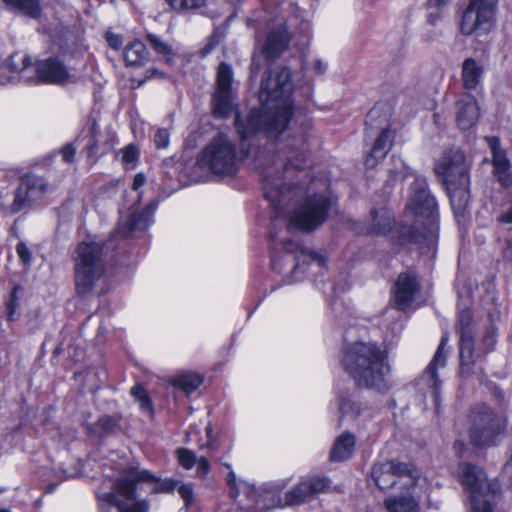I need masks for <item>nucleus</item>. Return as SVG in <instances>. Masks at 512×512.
<instances>
[{
    "label": "nucleus",
    "instance_id": "nucleus-43",
    "mask_svg": "<svg viewBox=\"0 0 512 512\" xmlns=\"http://www.w3.org/2000/svg\"><path fill=\"white\" fill-rule=\"evenodd\" d=\"M501 477L507 486L512 487V449L510 458L503 467Z\"/></svg>",
    "mask_w": 512,
    "mask_h": 512
},
{
    "label": "nucleus",
    "instance_id": "nucleus-1",
    "mask_svg": "<svg viewBox=\"0 0 512 512\" xmlns=\"http://www.w3.org/2000/svg\"><path fill=\"white\" fill-rule=\"evenodd\" d=\"M278 155L258 159L266 199L274 210V225L285 223L287 230L271 232L273 253L271 267L282 273L289 268L293 274L307 264L321 269L326 259L314 252L305 250L297 241L286 236L291 228L309 232L318 228L327 217L332 205L326 192L318 193L314 183L308 187L292 186V180L306 162L308 147L303 136L278 142Z\"/></svg>",
    "mask_w": 512,
    "mask_h": 512
},
{
    "label": "nucleus",
    "instance_id": "nucleus-48",
    "mask_svg": "<svg viewBox=\"0 0 512 512\" xmlns=\"http://www.w3.org/2000/svg\"><path fill=\"white\" fill-rule=\"evenodd\" d=\"M75 153H76V150L73 147V145H71V144H67L61 149V155H62L63 159L69 163L73 162Z\"/></svg>",
    "mask_w": 512,
    "mask_h": 512
},
{
    "label": "nucleus",
    "instance_id": "nucleus-41",
    "mask_svg": "<svg viewBox=\"0 0 512 512\" xmlns=\"http://www.w3.org/2000/svg\"><path fill=\"white\" fill-rule=\"evenodd\" d=\"M154 143L157 148H166L169 144V133L166 129H158L154 136Z\"/></svg>",
    "mask_w": 512,
    "mask_h": 512
},
{
    "label": "nucleus",
    "instance_id": "nucleus-21",
    "mask_svg": "<svg viewBox=\"0 0 512 512\" xmlns=\"http://www.w3.org/2000/svg\"><path fill=\"white\" fill-rule=\"evenodd\" d=\"M416 482V490L413 491V488L408 490L407 488H402L405 490L404 493L400 495L390 496L385 499L384 506L387 512H421L420 505V487Z\"/></svg>",
    "mask_w": 512,
    "mask_h": 512
},
{
    "label": "nucleus",
    "instance_id": "nucleus-13",
    "mask_svg": "<svg viewBox=\"0 0 512 512\" xmlns=\"http://www.w3.org/2000/svg\"><path fill=\"white\" fill-rule=\"evenodd\" d=\"M495 6L493 2H469L464 10L460 29L465 35H483L494 26Z\"/></svg>",
    "mask_w": 512,
    "mask_h": 512
},
{
    "label": "nucleus",
    "instance_id": "nucleus-15",
    "mask_svg": "<svg viewBox=\"0 0 512 512\" xmlns=\"http://www.w3.org/2000/svg\"><path fill=\"white\" fill-rule=\"evenodd\" d=\"M435 171L443 178L444 183L461 181L470 184L464 154L458 149L447 151L436 164Z\"/></svg>",
    "mask_w": 512,
    "mask_h": 512
},
{
    "label": "nucleus",
    "instance_id": "nucleus-28",
    "mask_svg": "<svg viewBox=\"0 0 512 512\" xmlns=\"http://www.w3.org/2000/svg\"><path fill=\"white\" fill-rule=\"evenodd\" d=\"M483 66L473 58H467L462 64V81L467 90H476L482 83Z\"/></svg>",
    "mask_w": 512,
    "mask_h": 512
},
{
    "label": "nucleus",
    "instance_id": "nucleus-45",
    "mask_svg": "<svg viewBox=\"0 0 512 512\" xmlns=\"http://www.w3.org/2000/svg\"><path fill=\"white\" fill-rule=\"evenodd\" d=\"M17 254L24 264H28L31 260V254L28 247L24 243H18L16 247Z\"/></svg>",
    "mask_w": 512,
    "mask_h": 512
},
{
    "label": "nucleus",
    "instance_id": "nucleus-57",
    "mask_svg": "<svg viewBox=\"0 0 512 512\" xmlns=\"http://www.w3.org/2000/svg\"><path fill=\"white\" fill-rule=\"evenodd\" d=\"M258 69H259L258 56L254 55L252 66H251L252 74L255 75L257 73Z\"/></svg>",
    "mask_w": 512,
    "mask_h": 512
},
{
    "label": "nucleus",
    "instance_id": "nucleus-5",
    "mask_svg": "<svg viewBox=\"0 0 512 512\" xmlns=\"http://www.w3.org/2000/svg\"><path fill=\"white\" fill-rule=\"evenodd\" d=\"M140 482L151 484L154 493L172 492L177 485L172 479H159L147 470L131 468L121 475L113 490L106 495L107 502L116 506L119 512H148L149 503L136 499V485Z\"/></svg>",
    "mask_w": 512,
    "mask_h": 512
},
{
    "label": "nucleus",
    "instance_id": "nucleus-22",
    "mask_svg": "<svg viewBox=\"0 0 512 512\" xmlns=\"http://www.w3.org/2000/svg\"><path fill=\"white\" fill-rule=\"evenodd\" d=\"M485 141L489 145L492 152L493 172L502 186L508 187L512 183V175L510 172V162L506 154L499 147V139L496 137H485Z\"/></svg>",
    "mask_w": 512,
    "mask_h": 512
},
{
    "label": "nucleus",
    "instance_id": "nucleus-14",
    "mask_svg": "<svg viewBox=\"0 0 512 512\" xmlns=\"http://www.w3.org/2000/svg\"><path fill=\"white\" fill-rule=\"evenodd\" d=\"M232 77L231 66L227 63H221L217 70L216 91L213 96V114L215 117L225 118L232 111Z\"/></svg>",
    "mask_w": 512,
    "mask_h": 512
},
{
    "label": "nucleus",
    "instance_id": "nucleus-24",
    "mask_svg": "<svg viewBox=\"0 0 512 512\" xmlns=\"http://www.w3.org/2000/svg\"><path fill=\"white\" fill-rule=\"evenodd\" d=\"M394 137L395 133L390 126L387 125L381 129L370 153L365 159L366 167L375 168L386 157L392 147Z\"/></svg>",
    "mask_w": 512,
    "mask_h": 512
},
{
    "label": "nucleus",
    "instance_id": "nucleus-16",
    "mask_svg": "<svg viewBox=\"0 0 512 512\" xmlns=\"http://www.w3.org/2000/svg\"><path fill=\"white\" fill-rule=\"evenodd\" d=\"M47 191V183L43 178L33 175L23 177L15 192L12 204L13 212H18L33 201L40 199Z\"/></svg>",
    "mask_w": 512,
    "mask_h": 512
},
{
    "label": "nucleus",
    "instance_id": "nucleus-34",
    "mask_svg": "<svg viewBox=\"0 0 512 512\" xmlns=\"http://www.w3.org/2000/svg\"><path fill=\"white\" fill-rule=\"evenodd\" d=\"M131 394L135 398V400L140 404V407L143 411H147L152 413V401L148 392L141 386L135 385L131 389Z\"/></svg>",
    "mask_w": 512,
    "mask_h": 512
},
{
    "label": "nucleus",
    "instance_id": "nucleus-52",
    "mask_svg": "<svg viewBox=\"0 0 512 512\" xmlns=\"http://www.w3.org/2000/svg\"><path fill=\"white\" fill-rule=\"evenodd\" d=\"M145 183H146L145 175L143 173H137L134 177L132 187L135 191H138L141 187L144 186Z\"/></svg>",
    "mask_w": 512,
    "mask_h": 512
},
{
    "label": "nucleus",
    "instance_id": "nucleus-59",
    "mask_svg": "<svg viewBox=\"0 0 512 512\" xmlns=\"http://www.w3.org/2000/svg\"><path fill=\"white\" fill-rule=\"evenodd\" d=\"M212 431H213L212 426L208 425L206 427V434H207V437L209 439L208 443H207V446H211L212 445V440H211V438H212Z\"/></svg>",
    "mask_w": 512,
    "mask_h": 512
},
{
    "label": "nucleus",
    "instance_id": "nucleus-12",
    "mask_svg": "<svg viewBox=\"0 0 512 512\" xmlns=\"http://www.w3.org/2000/svg\"><path fill=\"white\" fill-rule=\"evenodd\" d=\"M22 67H14L15 70L21 73V77L25 80H30L28 76L29 70H35L39 81L48 84L64 85L73 81V75L65 65L57 58H48L38 61L35 67L32 60L28 56H22Z\"/></svg>",
    "mask_w": 512,
    "mask_h": 512
},
{
    "label": "nucleus",
    "instance_id": "nucleus-51",
    "mask_svg": "<svg viewBox=\"0 0 512 512\" xmlns=\"http://www.w3.org/2000/svg\"><path fill=\"white\" fill-rule=\"evenodd\" d=\"M98 424L101 426L102 431L108 432L109 430L112 429V427L114 426L115 422H114V420L111 417L104 416V417L99 419Z\"/></svg>",
    "mask_w": 512,
    "mask_h": 512
},
{
    "label": "nucleus",
    "instance_id": "nucleus-37",
    "mask_svg": "<svg viewBox=\"0 0 512 512\" xmlns=\"http://www.w3.org/2000/svg\"><path fill=\"white\" fill-rule=\"evenodd\" d=\"M393 167L390 169V174L394 179H405L409 174V168L401 157L393 155L392 158Z\"/></svg>",
    "mask_w": 512,
    "mask_h": 512
},
{
    "label": "nucleus",
    "instance_id": "nucleus-18",
    "mask_svg": "<svg viewBox=\"0 0 512 512\" xmlns=\"http://www.w3.org/2000/svg\"><path fill=\"white\" fill-rule=\"evenodd\" d=\"M156 204H149L141 213L135 210L122 214L116 233L123 237H130L135 232L145 231L154 220Z\"/></svg>",
    "mask_w": 512,
    "mask_h": 512
},
{
    "label": "nucleus",
    "instance_id": "nucleus-6",
    "mask_svg": "<svg viewBox=\"0 0 512 512\" xmlns=\"http://www.w3.org/2000/svg\"><path fill=\"white\" fill-rule=\"evenodd\" d=\"M108 247L98 242H81L76 250L75 282L80 295L90 293L106 271Z\"/></svg>",
    "mask_w": 512,
    "mask_h": 512
},
{
    "label": "nucleus",
    "instance_id": "nucleus-32",
    "mask_svg": "<svg viewBox=\"0 0 512 512\" xmlns=\"http://www.w3.org/2000/svg\"><path fill=\"white\" fill-rule=\"evenodd\" d=\"M7 10L30 18H38L41 14L39 2H5Z\"/></svg>",
    "mask_w": 512,
    "mask_h": 512
},
{
    "label": "nucleus",
    "instance_id": "nucleus-4",
    "mask_svg": "<svg viewBox=\"0 0 512 512\" xmlns=\"http://www.w3.org/2000/svg\"><path fill=\"white\" fill-rule=\"evenodd\" d=\"M342 364L360 387L378 391L389 388L390 367L387 356L376 344H350L344 351Z\"/></svg>",
    "mask_w": 512,
    "mask_h": 512
},
{
    "label": "nucleus",
    "instance_id": "nucleus-49",
    "mask_svg": "<svg viewBox=\"0 0 512 512\" xmlns=\"http://www.w3.org/2000/svg\"><path fill=\"white\" fill-rule=\"evenodd\" d=\"M210 471V464L209 461L205 457H201L197 461V475L198 476H205Z\"/></svg>",
    "mask_w": 512,
    "mask_h": 512
},
{
    "label": "nucleus",
    "instance_id": "nucleus-2",
    "mask_svg": "<svg viewBox=\"0 0 512 512\" xmlns=\"http://www.w3.org/2000/svg\"><path fill=\"white\" fill-rule=\"evenodd\" d=\"M292 90L291 73L287 68L271 71L262 79L258 94L260 107L250 111L246 123L238 114L235 117L243 146L246 139L259 131L272 137L285 130L293 115Z\"/></svg>",
    "mask_w": 512,
    "mask_h": 512
},
{
    "label": "nucleus",
    "instance_id": "nucleus-30",
    "mask_svg": "<svg viewBox=\"0 0 512 512\" xmlns=\"http://www.w3.org/2000/svg\"><path fill=\"white\" fill-rule=\"evenodd\" d=\"M203 382L202 377L195 373H184L172 380L175 387L180 388L186 394L193 393Z\"/></svg>",
    "mask_w": 512,
    "mask_h": 512
},
{
    "label": "nucleus",
    "instance_id": "nucleus-23",
    "mask_svg": "<svg viewBox=\"0 0 512 512\" xmlns=\"http://www.w3.org/2000/svg\"><path fill=\"white\" fill-rule=\"evenodd\" d=\"M289 43V34L285 25L280 24L269 30L265 43L261 46V53L266 59H274L282 54Z\"/></svg>",
    "mask_w": 512,
    "mask_h": 512
},
{
    "label": "nucleus",
    "instance_id": "nucleus-46",
    "mask_svg": "<svg viewBox=\"0 0 512 512\" xmlns=\"http://www.w3.org/2000/svg\"><path fill=\"white\" fill-rule=\"evenodd\" d=\"M178 492L180 496L184 499V501L188 504L193 499V488L189 484H182L178 488Z\"/></svg>",
    "mask_w": 512,
    "mask_h": 512
},
{
    "label": "nucleus",
    "instance_id": "nucleus-31",
    "mask_svg": "<svg viewBox=\"0 0 512 512\" xmlns=\"http://www.w3.org/2000/svg\"><path fill=\"white\" fill-rule=\"evenodd\" d=\"M372 224L370 227L371 233L374 234H385L390 231L392 227L393 219L389 212L386 210H379L372 212Z\"/></svg>",
    "mask_w": 512,
    "mask_h": 512
},
{
    "label": "nucleus",
    "instance_id": "nucleus-61",
    "mask_svg": "<svg viewBox=\"0 0 512 512\" xmlns=\"http://www.w3.org/2000/svg\"><path fill=\"white\" fill-rule=\"evenodd\" d=\"M0 512H10V511L5 510V509H1Z\"/></svg>",
    "mask_w": 512,
    "mask_h": 512
},
{
    "label": "nucleus",
    "instance_id": "nucleus-33",
    "mask_svg": "<svg viewBox=\"0 0 512 512\" xmlns=\"http://www.w3.org/2000/svg\"><path fill=\"white\" fill-rule=\"evenodd\" d=\"M119 155L121 157V162L126 169H132L136 166L139 153L137 147L134 144H129L121 149Z\"/></svg>",
    "mask_w": 512,
    "mask_h": 512
},
{
    "label": "nucleus",
    "instance_id": "nucleus-50",
    "mask_svg": "<svg viewBox=\"0 0 512 512\" xmlns=\"http://www.w3.org/2000/svg\"><path fill=\"white\" fill-rule=\"evenodd\" d=\"M327 68H328V63L323 61L322 59L316 58L313 60L312 69L316 74H318V75L324 74L326 72Z\"/></svg>",
    "mask_w": 512,
    "mask_h": 512
},
{
    "label": "nucleus",
    "instance_id": "nucleus-19",
    "mask_svg": "<svg viewBox=\"0 0 512 512\" xmlns=\"http://www.w3.org/2000/svg\"><path fill=\"white\" fill-rule=\"evenodd\" d=\"M420 293L417 276L412 272L399 275L394 288V301L398 309L406 310L415 302Z\"/></svg>",
    "mask_w": 512,
    "mask_h": 512
},
{
    "label": "nucleus",
    "instance_id": "nucleus-7",
    "mask_svg": "<svg viewBox=\"0 0 512 512\" xmlns=\"http://www.w3.org/2000/svg\"><path fill=\"white\" fill-rule=\"evenodd\" d=\"M240 158L234 142L225 133H219L206 145L199 163L219 175H232L238 169Z\"/></svg>",
    "mask_w": 512,
    "mask_h": 512
},
{
    "label": "nucleus",
    "instance_id": "nucleus-56",
    "mask_svg": "<svg viewBox=\"0 0 512 512\" xmlns=\"http://www.w3.org/2000/svg\"><path fill=\"white\" fill-rule=\"evenodd\" d=\"M501 220L505 223L512 224V208L501 216Z\"/></svg>",
    "mask_w": 512,
    "mask_h": 512
},
{
    "label": "nucleus",
    "instance_id": "nucleus-40",
    "mask_svg": "<svg viewBox=\"0 0 512 512\" xmlns=\"http://www.w3.org/2000/svg\"><path fill=\"white\" fill-rule=\"evenodd\" d=\"M17 288H15L12 293L9 302L7 303V317L10 321H14L16 319V310L18 308V298H17Z\"/></svg>",
    "mask_w": 512,
    "mask_h": 512
},
{
    "label": "nucleus",
    "instance_id": "nucleus-53",
    "mask_svg": "<svg viewBox=\"0 0 512 512\" xmlns=\"http://www.w3.org/2000/svg\"><path fill=\"white\" fill-rule=\"evenodd\" d=\"M226 467L230 470L226 478L227 483L232 489H234L236 487V474L231 469V465L226 464Z\"/></svg>",
    "mask_w": 512,
    "mask_h": 512
},
{
    "label": "nucleus",
    "instance_id": "nucleus-39",
    "mask_svg": "<svg viewBox=\"0 0 512 512\" xmlns=\"http://www.w3.org/2000/svg\"><path fill=\"white\" fill-rule=\"evenodd\" d=\"M177 456L180 464L186 469H191L196 462L195 454L188 449H178Z\"/></svg>",
    "mask_w": 512,
    "mask_h": 512
},
{
    "label": "nucleus",
    "instance_id": "nucleus-42",
    "mask_svg": "<svg viewBox=\"0 0 512 512\" xmlns=\"http://www.w3.org/2000/svg\"><path fill=\"white\" fill-rule=\"evenodd\" d=\"M443 4L444 2H429L427 9L429 11L428 19L430 23H435L441 13Z\"/></svg>",
    "mask_w": 512,
    "mask_h": 512
},
{
    "label": "nucleus",
    "instance_id": "nucleus-11",
    "mask_svg": "<svg viewBox=\"0 0 512 512\" xmlns=\"http://www.w3.org/2000/svg\"><path fill=\"white\" fill-rule=\"evenodd\" d=\"M458 325L460 333V361L461 373L463 375H470L473 373L472 366L475 363L473 358V325L472 313L470 310V296H463L459 292L458 303Z\"/></svg>",
    "mask_w": 512,
    "mask_h": 512
},
{
    "label": "nucleus",
    "instance_id": "nucleus-36",
    "mask_svg": "<svg viewBox=\"0 0 512 512\" xmlns=\"http://www.w3.org/2000/svg\"><path fill=\"white\" fill-rule=\"evenodd\" d=\"M471 512H495L496 497H486L470 501Z\"/></svg>",
    "mask_w": 512,
    "mask_h": 512
},
{
    "label": "nucleus",
    "instance_id": "nucleus-17",
    "mask_svg": "<svg viewBox=\"0 0 512 512\" xmlns=\"http://www.w3.org/2000/svg\"><path fill=\"white\" fill-rule=\"evenodd\" d=\"M330 486V481L325 477H306L286 494V503L296 505L308 501L320 493L329 491Z\"/></svg>",
    "mask_w": 512,
    "mask_h": 512
},
{
    "label": "nucleus",
    "instance_id": "nucleus-25",
    "mask_svg": "<svg viewBox=\"0 0 512 512\" xmlns=\"http://www.w3.org/2000/svg\"><path fill=\"white\" fill-rule=\"evenodd\" d=\"M448 340V335L444 333L441 337L438 349L435 352L432 361L430 362L429 366L425 371V377L428 378L429 385L434 389V401L437 409L439 405L438 390L441 384L440 380L437 377V369L439 367H444L446 364V355L444 354V347L448 343Z\"/></svg>",
    "mask_w": 512,
    "mask_h": 512
},
{
    "label": "nucleus",
    "instance_id": "nucleus-10",
    "mask_svg": "<svg viewBox=\"0 0 512 512\" xmlns=\"http://www.w3.org/2000/svg\"><path fill=\"white\" fill-rule=\"evenodd\" d=\"M499 433L500 425L490 408L482 405L471 411L467 437L473 446L492 445Z\"/></svg>",
    "mask_w": 512,
    "mask_h": 512
},
{
    "label": "nucleus",
    "instance_id": "nucleus-60",
    "mask_svg": "<svg viewBox=\"0 0 512 512\" xmlns=\"http://www.w3.org/2000/svg\"><path fill=\"white\" fill-rule=\"evenodd\" d=\"M212 48H213V45H210V46L206 47V48L204 49V53H205V54L209 53V52L212 50Z\"/></svg>",
    "mask_w": 512,
    "mask_h": 512
},
{
    "label": "nucleus",
    "instance_id": "nucleus-54",
    "mask_svg": "<svg viewBox=\"0 0 512 512\" xmlns=\"http://www.w3.org/2000/svg\"><path fill=\"white\" fill-rule=\"evenodd\" d=\"M378 117V109L373 108L370 110V112L367 115V124H373Z\"/></svg>",
    "mask_w": 512,
    "mask_h": 512
},
{
    "label": "nucleus",
    "instance_id": "nucleus-26",
    "mask_svg": "<svg viewBox=\"0 0 512 512\" xmlns=\"http://www.w3.org/2000/svg\"><path fill=\"white\" fill-rule=\"evenodd\" d=\"M451 207L456 217H462L469 201V184L461 181L445 183Z\"/></svg>",
    "mask_w": 512,
    "mask_h": 512
},
{
    "label": "nucleus",
    "instance_id": "nucleus-20",
    "mask_svg": "<svg viewBox=\"0 0 512 512\" xmlns=\"http://www.w3.org/2000/svg\"><path fill=\"white\" fill-rule=\"evenodd\" d=\"M480 118V108L476 98L471 94H462L456 103V123L462 130L476 125Z\"/></svg>",
    "mask_w": 512,
    "mask_h": 512
},
{
    "label": "nucleus",
    "instance_id": "nucleus-55",
    "mask_svg": "<svg viewBox=\"0 0 512 512\" xmlns=\"http://www.w3.org/2000/svg\"><path fill=\"white\" fill-rule=\"evenodd\" d=\"M464 445H465V437H461L455 441L454 447L460 455L463 453Z\"/></svg>",
    "mask_w": 512,
    "mask_h": 512
},
{
    "label": "nucleus",
    "instance_id": "nucleus-58",
    "mask_svg": "<svg viewBox=\"0 0 512 512\" xmlns=\"http://www.w3.org/2000/svg\"><path fill=\"white\" fill-rule=\"evenodd\" d=\"M504 253L506 258L512 260V241L507 242V248Z\"/></svg>",
    "mask_w": 512,
    "mask_h": 512
},
{
    "label": "nucleus",
    "instance_id": "nucleus-8",
    "mask_svg": "<svg viewBox=\"0 0 512 512\" xmlns=\"http://www.w3.org/2000/svg\"><path fill=\"white\" fill-rule=\"evenodd\" d=\"M458 479L469 500L497 497L501 486L497 478L490 479L484 469L478 465L461 462L458 465Z\"/></svg>",
    "mask_w": 512,
    "mask_h": 512
},
{
    "label": "nucleus",
    "instance_id": "nucleus-9",
    "mask_svg": "<svg viewBox=\"0 0 512 512\" xmlns=\"http://www.w3.org/2000/svg\"><path fill=\"white\" fill-rule=\"evenodd\" d=\"M372 477L375 484L381 490H385L399 484L401 488L416 490V482L419 481V473L408 464L395 461L379 462L372 468Z\"/></svg>",
    "mask_w": 512,
    "mask_h": 512
},
{
    "label": "nucleus",
    "instance_id": "nucleus-44",
    "mask_svg": "<svg viewBox=\"0 0 512 512\" xmlns=\"http://www.w3.org/2000/svg\"><path fill=\"white\" fill-rule=\"evenodd\" d=\"M172 9L177 11H184L190 9H198L201 7L199 2H169Z\"/></svg>",
    "mask_w": 512,
    "mask_h": 512
},
{
    "label": "nucleus",
    "instance_id": "nucleus-27",
    "mask_svg": "<svg viewBox=\"0 0 512 512\" xmlns=\"http://www.w3.org/2000/svg\"><path fill=\"white\" fill-rule=\"evenodd\" d=\"M356 445L355 435L350 432L341 433L334 441L330 451V460L342 462L352 457Z\"/></svg>",
    "mask_w": 512,
    "mask_h": 512
},
{
    "label": "nucleus",
    "instance_id": "nucleus-29",
    "mask_svg": "<svg viewBox=\"0 0 512 512\" xmlns=\"http://www.w3.org/2000/svg\"><path fill=\"white\" fill-rule=\"evenodd\" d=\"M148 58L146 46L141 41H133L125 47L124 60L127 65H142Z\"/></svg>",
    "mask_w": 512,
    "mask_h": 512
},
{
    "label": "nucleus",
    "instance_id": "nucleus-35",
    "mask_svg": "<svg viewBox=\"0 0 512 512\" xmlns=\"http://www.w3.org/2000/svg\"><path fill=\"white\" fill-rule=\"evenodd\" d=\"M339 409L343 415L357 416L360 414V405L352 396L341 397L339 400Z\"/></svg>",
    "mask_w": 512,
    "mask_h": 512
},
{
    "label": "nucleus",
    "instance_id": "nucleus-3",
    "mask_svg": "<svg viewBox=\"0 0 512 512\" xmlns=\"http://www.w3.org/2000/svg\"><path fill=\"white\" fill-rule=\"evenodd\" d=\"M438 223L436 200L428 190L426 179L416 176L411 183L399 241L402 244L419 243L434 251L438 241Z\"/></svg>",
    "mask_w": 512,
    "mask_h": 512
},
{
    "label": "nucleus",
    "instance_id": "nucleus-47",
    "mask_svg": "<svg viewBox=\"0 0 512 512\" xmlns=\"http://www.w3.org/2000/svg\"><path fill=\"white\" fill-rule=\"evenodd\" d=\"M105 38L108 45L115 50H118L122 46V39L118 34L107 32Z\"/></svg>",
    "mask_w": 512,
    "mask_h": 512
},
{
    "label": "nucleus",
    "instance_id": "nucleus-38",
    "mask_svg": "<svg viewBox=\"0 0 512 512\" xmlns=\"http://www.w3.org/2000/svg\"><path fill=\"white\" fill-rule=\"evenodd\" d=\"M147 40L151 47L157 52L158 54H162L164 56H170L171 55V47L168 43L164 42L160 37L154 35V34H148Z\"/></svg>",
    "mask_w": 512,
    "mask_h": 512
}]
</instances>
